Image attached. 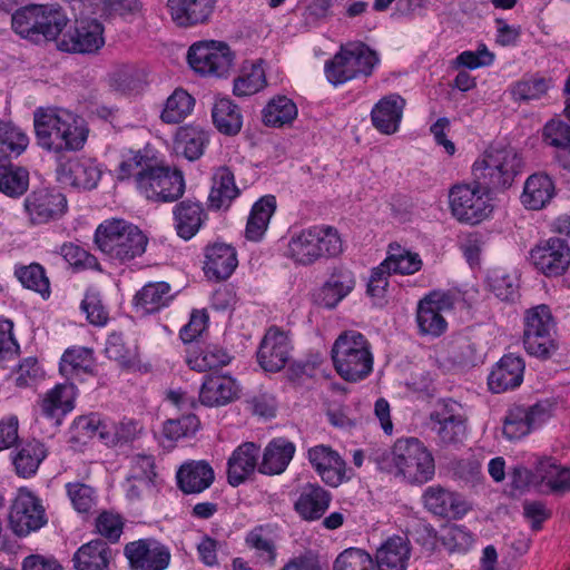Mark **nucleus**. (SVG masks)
I'll return each mask as SVG.
<instances>
[{
	"label": "nucleus",
	"mask_w": 570,
	"mask_h": 570,
	"mask_svg": "<svg viewBox=\"0 0 570 570\" xmlns=\"http://www.w3.org/2000/svg\"><path fill=\"white\" fill-rule=\"evenodd\" d=\"M33 126L38 145L55 153L80 150L88 137L82 120L63 109H37Z\"/></svg>",
	"instance_id": "nucleus-1"
},
{
	"label": "nucleus",
	"mask_w": 570,
	"mask_h": 570,
	"mask_svg": "<svg viewBox=\"0 0 570 570\" xmlns=\"http://www.w3.org/2000/svg\"><path fill=\"white\" fill-rule=\"evenodd\" d=\"M95 244L108 258L125 264L146 252L148 237L136 225L114 218L97 227Z\"/></svg>",
	"instance_id": "nucleus-2"
},
{
	"label": "nucleus",
	"mask_w": 570,
	"mask_h": 570,
	"mask_svg": "<svg viewBox=\"0 0 570 570\" xmlns=\"http://www.w3.org/2000/svg\"><path fill=\"white\" fill-rule=\"evenodd\" d=\"M331 355L337 374L347 382L364 380L373 370L371 344L360 332L341 333L332 346Z\"/></svg>",
	"instance_id": "nucleus-3"
},
{
	"label": "nucleus",
	"mask_w": 570,
	"mask_h": 570,
	"mask_svg": "<svg viewBox=\"0 0 570 570\" xmlns=\"http://www.w3.org/2000/svg\"><path fill=\"white\" fill-rule=\"evenodd\" d=\"M67 23L68 18L60 8L48 6H27L11 17L14 32L37 45L56 40Z\"/></svg>",
	"instance_id": "nucleus-4"
},
{
	"label": "nucleus",
	"mask_w": 570,
	"mask_h": 570,
	"mask_svg": "<svg viewBox=\"0 0 570 570\" xmlns=\"http://www.w3.org/2000/svg\"><path fill=\"white\" fill-rule=\"evenodd\" d=\"M522 158L511 146H490L473 165V175L485 189L510 187L521 171Z\"/></svg>",
	"instance_id": "nucleus-5"
},
{
	"label": "nucleus",
	"mask_w": 570,
	"mask_h": 570,
	"mask_svg": "<svg viewBox=\"0 0 570 570\" xmlns=\"http://www.w3.org/2000/svg\"><path fill=\"white\" fill-rule=\"evenodd\" d=\"M396 474L410 482H426L434 474V459L424 444L415 439L397 440L389 455Z\"/></svg>",
	"instance_id": "nucleus-6"
},
{
	"label": "nucleus",
	"mask_w": 570,
	"mask_h": 570,
	"mask_svg": "<svg viewBox=\"0 0 570 570\" xmlns=\"http://www.w3.org/2000/svg\"><path fill=\"white\" fill-rule=\"evenodd\" d=\"M379 58L364 43H350L343 47L325 66L328 81L341 85L358 76H370Z\"/></svg>",
	"instance_id": "nucleus-7"
},
{
	"label": "nucleus",
	"mask_w": 570,
	"mask_h": 570,
	"mask_svg": "<svg viewBox=\"0 0 570 570\" xmlns=\"http://www.w3.org/2000/svg\"><path fill=\"white\" fill-rule=\"evenodd\" d=\"M137 190L148 200L171 203L185 193V180L180 170L157 165L153 159L138 176Z\"/></svg>",
	"instance_id": "nucleus-8"
},
{
	"label": "nucleus",
	"mask_w": 570,
	"mask_h": 570,
	"mask_svg": "<svg viewBox=\"0 0 570 570\" xmlns=\"http://www.w3.org/2000/svg\"><path fill=\"white\" fill-rule=\"evenodd\" d=\"M489 191L490 189H485L479 180L473 185L453 186L449 194L453 216L469 224H478L485 219L493 209Z\"/></svg>",
	"instance_id": "nucleus-9"
},
{
	"label": "nucleus",
	"mask_w": 570,
	"mask_h": 570,
	"mask_svg": "<svg viewBox=\"0 0 570 570\" xmlns=\"http://www.w3.org/2000/svg\"><path fill=\"white\" fill-rule=\"evenodd\" d=\"M234 53L222 41L205 40L190 46L187 55L189 66L204 76L224 77L234 63Z\"/></svg>",
	"instance_id": "nucleus-10"
},
{
	"label": "nucleus",
	"mask_w": 570,
	"mask_h": 570,
	"mask_svg": "<svg viewBox=\"0 0 570 570\" xmlns=\"http://www.w3.org/2000/svg\"><path fill=\"white\" fill-rule=\"evenodd\" d=\"M461 405L451 400H442L429 415V426L443 445H455L463 441L466 434V419L461 413Z\"/></svg>",
	"instance_id": "nucleus-11"
},
{
	"label": "nucleus",
	"mask_w": 570,
	"mask_h": 570,
	"mask_svg": "<svg viewBox=\"0 0 570 570\" xmlns=\"http://www.w3.org/2000/svg\"><path fill=\"white\" fill-rule=\"evenodd\" d=\"M47 522L40 500L29 490L20 489L9 513V523L18 535H27Z\"/></svg>",
	"instance_id": "nucleus-12"
},
{
	"label": "nucleus",
	"mask_w": 570,
	"mask_h": 570,
	"mask_svg": "<svg viewBox=\"0 0 570 570\" xmlns=\"http://www.w3.org/2000/svg\"><path fill=\"white\" fill-rule=\"evenodd\" d=\"M23 207L32 225L47 224L66 214L67 198L56 189L42 187L26 197Z\"/></svg>",
	"instance_id": "nucleus-13"
},
{
	"label": "nucleus",
	"mask_w": 570,
	"mask_h": 570,
	"mask_svg": "<svg viewBox=\"0 0 570 570\" xmlns=\"http://www.w3.org/2000/svg\"><path fill=\"white\" fill-rule=\"evenodd\" d=\"M132 570H165L170 562L169 549L155 539H139L125 546Z\"/></svg>",
	"instance_id": "nucleus-14"
},
{
	"label": "nucleus",
	"mask_w": 570,
	"mask_h": 570,
	"mask_svg": "<svg viewBox=\"0 0 570 570\" xmlns=\"http://www.w3.org/2000/svg\"><path fill=\"white\" fill-rule=\"evenodd\" d=\"M104 45V26L97 19H85L77 21L73 31L66 33L57 47L66 52L95 53Z\"/></svg>",
	"instance_id": "nucleus-15"
},
{
	"label": "nucleus",
	"mask_w": 570,
	"mask_h": 570,
	"mask_svg": "<svg viewBox=\"0 0 570 570\" xmlns=\"http://www.w3.org/2000/svg\"><path fill=\"white\" fill-rule=\"evenodd\" d=\"M533 265L546 276H559L570 265V248L561 238H550L530 252Z\"/></svg>",
	"instance_id": "nucleus-16"
},
{
	"label": "nucleus",
	"mask_w": 570,
	"mask_h": 570,
	"mask_svg": "<svg viewBox=\"0 0 570 570\" xmlns=\"http://www.w3.org/2000/svg\"><path fill=\"white\" fill-rule=\"evenodd\" d=\"M288 335L277 327H271L264 335L258 352L259 365L267 372H278L289 360Z\"/></svg>",
	"instance_id": "nucleus-17"
},
{
	"label": "nucleus",
	"mask_w": 570,
	"mask_h": 570,
	"mask_svg": "<svg viewBox=\"0 0 570 570\" xmlns=\"http://www.w3.org/2000/svg\"><path fill=\"white\" fill-rule=\"evenodd\" d=\"M451 307L450 297L445 294L431 293L417 306L416 322L424 335L440 336L446 330L448 323L441 311Z\"/></svg>",
	"instance_id": "nucleus-18"
},
{
	"label": "nucleus",
	"mask_w": 570,
	"mask_h": 570,
	"mask_svg": "<svg viewBox=\"0 0 570 570\" xmlns=\"http://www.w3.org/2000/svg\"><path fill=\"white\" fill-rule=\"evenodd\" d=\"M548 417L547 409L540 404L530 407L514 406L504 419L503 434L509 440L520 439Z\"/></svg>",
	"instance_id": "nucleus-19"
},
{
	"label": "nucleus",
	"mask_w": 570,
	"mask_h": 570,
	"mask_svg": "<svg viewBox=\"0 0 570 570\" xmlns=\"http://www.w3.org/2000/svg\"><path fill=\"white\" fill-rule=\"evenodd\" d=\"M101 176L98 166L90 159L71 158L57 168L58 180L77 188L92 189Z\"/></svg>",
	"instance_id": "nucleus-20"
},
{
	"label": "nucleus",
	"mask_w": 570,
	"mask_h": 570,
	"mask_svg": "<svg viewBox=\"0 0 570 570\" xmlns=\"http://www.w3.org/2000/svg\"><path fill=\"white\" fill-rule=\"evenodd\" d=\"M216 7V0H168L171 20L183 28L206 23Z\"/></svg>",
	"instance_id": "nucleus-21"
},
{
	"label": "nucleus",
	"mask_w": 570,
	"mask_h": 570,
	"mask_svg": "<svg viewBox=\"0 0 570 570\" xmlns=\"http://www.w3.org/2000/svg\"><path fill=\"white\" fill-rule=\"evenodd\" d=\"M308 460L321 479L331 487L340 485L345 476V462L330 446L317 445L308 450Z\"/></svg>",
	"instance_id": "nucleus-22"
},
{
	"label": "nucleus",
	"mask_w": 570,
	"mask_h": 570,
	"mask_svg": "<svg viewBox=\"0 0 570 570\" xmlns=\"http://www.w3.org/2000/svg\"><path fill=\"white\" fill-rule=\"evenodd\" d=\"M238 261L235 249L223 243H215L205 249L204 272L209 279L223 281L228 278Z\"/></svg>",
	"instance_id": "nucleus-23"
},
{
	"label": "nucleus",
	"mask_w": 570,
	"mask_h": 570,
	"mask_svg": "<svg viewBox=\"0 0 570 570\" xmlns=\"http://www.w3.org/2000/svg\"><path fill=\"white\" fill-rule=\"evenodd\" d=\"M524 362L520 356L507 354L501 357L489 375V387L501 393L519 386L523 381Z\"/></svg>",
	"instance_id": "nucleus-24"
},
{
	"label": "nucleus",
	"mask_w": 570,
	"mask_h": 570,
	"mask_svg": "<svg viewBox=\"0 0 570 570\" xmlns=\"http://www.w3.org/2000/svg\"><path fill=\"white\" fill-rule=\"evenodd\" d=\"M355 286L354 274L344 268L335 269L314 295L317 305L334 308Z\"/></svg>",
	"instance_id": "nucleus-25"
},
{
	"label": "nucleus",
	"mask_w": 570,
	"mask_h": 570,
	"mask_svg": "<svg viewBox=\"0 0 570 570\" xmlns=\"http://www.w3.org/2000/svg\"><path fill=\"white\" fill-rule=\"evenodd\" d=\"M410 556L411 543L407 538L390 537L375 552L377 570H406Z\"/></svg>",
	"instance_id": "nucleus-26"
},
{
	"label": "nucleus",
	"mask_w": 570,
	"mask_h": 570,
	"mask_svg": "<svg viewBox=\"0 0 570 570\" xmlns=\"http://www.w3.org/2000/svg\"><path fill=\"white\" fill-rule=\"evenodd\" d=\"M424 505L432 513L446 517L460 518L469 510V505L461 497L441 487H430L423 494Z\"/></svg>",
	"instance_id": "nucleus-27"
},
{
	"label": "nucleus",
	"mask_w": 570,
	"mask_h": 570,
	"mask_svg": "<svg viewBox=\"0 0 570 570\" xmlns=\"http://www.w3.org/2000/svg\"><path fill=\"white\" fill-rule=\"evenodd\" d=\"M404 107L405 100L399 95L382 98L371 112L374 127L382 134H394L402 119Z\"/></svg>",
	"instance_id": "nucleus-28"
},
{
	"label": "nucleus",
	"mask_w": 570,
	"mask_h": 570,
	"mask_svg": "<svg viewBox=\"0 0 570 570\" xmlns=\"http://www.w3.org/2000/svg\"><path fill=\"white\" fill-rule=\"evenodd\" d=\"M237 392V384L230 376L208 375L202 385L199 399L204 405L222 406L233 402Z\"/></svg>",
	"instance_id": "nucleus-29"
},
{
	"label": "nucleus",
	"mask_w": 570,
	"mask_h": 570,
	"mask_svg": "<svg viewBox=\"0 0 570 570\" xmlns=\"http://www.w3.org/2000/svg\"><path fill=\"white\" fill-rule=\"evenodd\" d=\"M215 474L205 461H191L177 471V482L184 493H200L212 485Z\"/></svg>",
	"instance_id": "nucleus-30"
},
{
	"label": "nucleus",
	"mask_w": 570,
	"mask_h": 570,
	"mask_svg": "<svg viewBox=\"0 0 570 570\" xmlns=\"http://www.w3.org/2000/svg\"><path fill=\"white\" fill-rule=\"evenodd\" d=\"M258 452L259 448L253 442H245L233 452L227 462V478L230 485H239L255 470Z\"/></svg>",
	"instance_id": "nucleus-31"
},
{
	"label": "nucleus",
	"mask_w": 570,
	"mask_h": 570,
	"mask_svg": "<svg viewBox=\"0 0 570 570\" xmlns=\"http://www.w3.org/2000/svg\"><path fill=\"white\" fill-rule=\"evenodd\" d=\"M213 184L208 195V207L214 210L229 208L232 202L238 197L239 188L236 186L233 171L228 167H219L213 175Z\"/></svg>",
	"instance_id": "nucleus-32"
},
{
	"label": "nucleus",
	"mask_w": 570,
	"mask_h": 570,
	"mask_svg": "<svg viewBox=\"0 0 570 570\" xmlns=\"http://www.w3.org/2000/svg\"><path fill=\"white\" fill-rule=\"evenodd\" d=\"M208 140V132L204 127L199 125L181 126L175 135V151L194 161L203 156Z\"/></svg>",
	"instance_id": "nucleus-33"
},
{
	"label": "nucleus",
	"mask_w": 570,
	"mask_h": 570,
	"mask_svg": "<svg viewBox=\"0 0 570 570\" xmlns=\"http://www.w3.org/2000/svg\"><path fill=\"white\" fill-rule=\"evenodd\" d=\"M330 502V492L318 484L307 483L295 502V510L304 520H318L327 510Z\"/></svg>",
	"instance_id": "nucleus-34"
},
{
	"label": "nucleus",
	"mask_w": 570,
	"mask_h": 570,
	"mask_svg": "<svg viewBox=\"0 0 570 570\" xmlns=\"http://www.w3.org/2000/svg\"><path fill=\"white\" fill-rule=\"evenodd\" d=\"M29 188V170L12 161L8 155L0 156V193L17 198Z\"/></svg>",
	"instance_id": "nucleus-35"
},
{
	"label": "nucleus",
	"mask_w": 570,
	"mask_h": 570,
	"mask_svg": "<svg viewBox=\"0 0 570 570\" xmlns=\"http://www.w3.org/2000/svg\"><path fill=\"white\" fill-rule=\"evenodd\" d=\"M112 558V551L101 539L82 544L73 556L76 570H107Z\"/></svg>",
	"instance_id": "nucleus-36"
},
{
	"label": "nucleus",
	"mask_w": 570,
	"mask_h": 570,
	"mask_svg": "<svg viewBox=\"0 0 570 570\" xmlns=\"http://www.w3.org/2000/svg\"><path fill=\"white\" fill-rule=\"evenodd\" d=\"M295 453V445L285 439H275L264 450L258 468L263 474L275 475L285 471Z\"/></svg>",
	"instance_id": "nucleus-37"
},
{
	"label": "nucleus",
	"mask_w": 570,
	"mask_h": 570,
	"mask_svg": "<svg viewBox=\"0 0 570 570\" xmlns=\"http://www.w3.org/2000/svg\"><path fill=\"white\" fill-rule=\"evenodd\" d=\"M554 196V184L551 178L543 174L530 176L521 195L522 204L532 210L543 208Z\"/></svg>",
	"instance_id": "nucleus-38"
},
{
	"label": "nucleus",
	"mask_w": 570,
	"mask_h": 570,
	"mask_svg": "<svg viewBox=\"0 0 570 570\" xmlns=\"http://www.w3.org/2000/svg\"><path fill=\"white\" fill-rule=\"evenodd\" d=\"M177 234L190 239L200 228L205 213L199 203L183 200L174 209Z\"/></svg>",
	"instance_id": "nucleus-39"
},
{
	"label": "nucleus",
	"mask_w": 570,
	"mask_h": 570,
	"mask_svg": "<svg viewBox=\"0 0 570 570\" xmlns=\"http://www.w3.org/2000/svg\"><path fill=\"white\" fill-rule=\"evenodd\" d=\"M275 209L274 196H264L253 205L245 230L247 239L257 242L263 237Z\"/></svg>",
	"instance_id": "nucleus-40"
},
{
	"label": "nucleus",
	"mask_w": 570,
	"mask_h": 570,
	"mask_svg": "<svg viewBox=\"0 0 570 570\" xmlns=\"http://www.w3.org/2000/svg\"><path fill=\"white\" fill-rule=\"evenodd\" d=\"M214 125L227 136L237 135L243 126L240 109L228 98L218 99L212 110Z\"/></svg>",
	"instance_id": "nucleus-41"
},
{
	"label": "nucleus",
	"mask_w": 570,
	"mask_h": 570,
	"mask_svg": "<svg viewBox=\"0 0 570 570\" xmlns=\"http://www.w3.org/2000/svg\"><path fill=\"white\" fill-rule=\"evenodd\" d=\"M297 117V107L286 96H277L268 101L262 111V119L266 126L281 128L291 125Z\"/></svg>",
	"instance_id": "nucleus-42"
},
{
	"label": "nucleus",
	"mask_w": 570,
	"mask_h": 570,
	"mask_svg": "<svg viewBox=\"0 0 570 570\" xmlns=\"http://www.w3.org/2000/svg\"><path fill=\"white\" fill-rule=\"evenodd\" d=\"M390 273L411 275L422 267V259L419 254L412 253L399 244H391L387 257L381 263Z\"/></svg>",
	"instance_id": "nucleus-43"
},
{
	"label": "nucleus",
	"mask_w": 570,
	"mask_h": 570,
	"mask_svg": "<svg viewBox=\"0 0 570 570\" xmlns=\"http://www.w3.org/2000/svg\"><path fill=\"white\" fill-rule=\"evenodd\" d=\"M309 228L294 234L287 245V257L295 264L308 266L320 261Z\"/></svg>",
	"instance_id": "nucleus-44"
},
{
	"label": "nucleus",
	"mask_w": 570,
	"mask_h": 570,
	"mask_svg": "<svg viewBox=\"0 0 570 570\" xmlns=\"http://www.w3.org/2000/svg\"><path fill=\"white\" fill-rule=\"evenodd\" d=\"M92 350L87 347H71L62 354L59 371L67 379H73L80 373L92 374Z\"/></svg>",
	"instance_id": "nucleus-45"
},
{
	"label": "nucleus",
	"mask_w": 570,
	"mask_h": 570,
	"mask_svg": "<svg viewBox=\"0 0 570 570\" xmlns=\"http://www.w3.org/2000/svg\"><path fill=\"white\" fill-rule=\"evenodd\" d=\"M170 291V285L166 282L149 283L136 294V306L145 313H155L171 299Z\"/></svg>",
	"instance_id": "nucleus-46"
},
{
	"label": "nucleus",
	"mask_w": 570,
	"mask_h": 570,
	"mask_svg": "<svg viewBox=\"0 0 570 570\" xmlns=\"http://www.w3.org/2000/svg\"><path fill=\"white\" fill-rule=\"evenodd\" d=\"M195 106V99L184 89L177 88L166 99L160 118L166 124H178L183 121Z\"/></svg>",
	"instance_id": "nucleus-47"
},
{
	"label": "nucleus",
	"mask_w": 570,
	"mask_h": 570,
	"mask_svg": "<svg viewBox=\"0 0 570 570\" xmlns=\"http://www.w3.org/2000/svg\"><path fill=\"white\" fill-rule=\"evenodd\" d=\"M73 385L58 384L42 400V413L50 419H58L72 409Z\"/></svg>",
	"instance_id": "nucleus-48"
},
{
	"label": "nucleus",
	"mask_w": 570,
	"mask_h": 570,
	"mask_svg": "<svg viewBox=\"0 0 570 570\" xmlns=\"http://www.w3.org/2000/svg\"><path fill=\"white\" fill-rule=\"evenodd\" d=\"M46 458L43 444L32 441L23 445L13 459L17 473L22 478L33 475Z\"/></svg>",
	"instance_id": "nucleus-49"
},
{
	"label": "nucleus",
	"mask_w": 570,
	"mask_h": 570,
	"mask_svg": "<svg viewBox=\"0 0 570 570\" xmlns=\"http://www.w3.org/2000/svg\"><path fill=\"white\" fill-rule=\"evenodd\" d=\"M309 229L312 232L320 259L336 257L342 254L343 242L337 229L331 226H314Z\"/></svg>",
	"instance_id": "nucleus-50"
},
{
	"label": "nucleus",
	"mask_w": 570,
	"mask_h": 570,
	"mask_svg": "<svg viewBox=\"0 0 570 570\" xmlns=\"http://www.w3.org/2000/svg\"><path fill=\"white\" fill-rule=\"evenodd\" d=\"M539 476L552 492L563 493L570 490V469L557 465L552 459L539 461Z\"/></svg>",
	"instance_id": "nucleus-51"
},
{
	"label": "nucleus",
	"mask_w": 570,
	"mask_h": 570,
	"mask_svg": "<svg viewBox=\"0 0 570 570\" xmlns=\"http://www.w3.org/2000/svg\"><path fill=\"white\" fill-rule=\"evenodd\" d=\"M27 135L10 121L0 119V154L20 156L28 147Z\"/></svg>",
	"instance_id": "nucleus-52"
},
{
	"label": "nucleus",
	"mask_w": 570,
	"mask_h": 570,
	"mask_svg": "<svg viewBox=\"0 0 570 570\" xmlns=\"http://www.w3.org/2000/svg\"><path fill=\"white\" fill-rule=\"evenodd\" d=\"M265 70L259 62L244 68L243 75L234 81V94L239 97L250 96L266 86Z\"/></svg>",
	"instance_id": "nucleus-53"
},
{
	"label": "nucleus",
	"mask_w": 570,
	"mask_h": 570,
	"mask_svg": "<svg viewBox=\"0 0 570 570\" xmlns=\"http://www.w3.org/2000/svg\"><path fill=\"white\" fill-rule=\"evenodd\" d=\"M523 344L530 355L541 360L550 358L558 348L552 332L544 333L537 330L523 332Z\"/></svg>",
	"instance_id": "nucleus-54"
},
{
	"label": "nucleus",
	"mask_w": 570,
	"mask_h": 570,
	"mask_svg": "<svg viewBox=\"0 0 570 570\" xmlns=\"http://www.w3.org/2000/svg\"><path fill=\"white\" fill-rule=\"evenodd\" d=\"M16 276L28 289H32L42 296L49 295L50 284L45 269L40 264L32 263L16 269Z\"/></svg>",
	"instance_id": "nucleus-55"
},
{
	"label": "nucleus",
	"mask_w": 570,
	"mask_h": 570,
	"mask_svg": "<svg viewBox=\"0 0 570 570\" xmlns=\"http://www.w3.org/2000/svg\"><path fill=\"white\" fill-rule=\"evenodd\" d=\"M248 547L257 552L265 562L273 563L276 558V548L271 533L262 525L254 528L246 537Z\"/></svg>",
	"instance_id": "nucleus-56"
},
{
	"label": "nucleus",
	"mask_w": 570,
	"mask_h": 570,
	"mask_svg": "<svg viewBox=\"0 0 570 570\" xmlns=\"http://www.w3.org/2000/svg\"><path fill=\"white\" fill-rule=\"evenodd\" d=\"M374 560L370 553L361 549H346L334 562V570H373Z\"/></svg>",
	"instance_id": "nucleus-57"
},
{
	"label": "nucleus",
	"mask_w": 570,
	"mask_h": 570,
	"mask_svg": "<svg viewBox=\"0 0 570 570\" xmlns=\"http://www.w3.org/2000/svg\"><path fill=\"white\" fill-rule=\"evenodd\" d=\"M229 360V355L223 348L213 346L190 357L188 364L195 371L206 372L228 364Z\"/></svg>",
	"instance_id": "nucleus-58"
},
{
	"label": "nucleus",
	"mask_w": 570,
	"mask_h": 570,
	"mask_svg": "<svg viewBox=\"0 0 570 570\" xmlns=\"http://www.w3.org/2000/svg\"><path fill=\"white\" fill-rule=\"evenodd\" d=\"M199 425V419L195 414L183 415L179 419L166 421L163 433L166 439L176 441L195 434Z\"/></svg>",
	"instance_id": "nucleus-59"
},
{
	"label": "nucleus",
	"mask_w": 570,
	"mask_h": 570,
	"mask_svg": "<svg viewBox=\"0 0 570 570\" xmlns=\"http://www.w3.org/2000/svg\"><path fill=\"white\" fill-rule=\"evenodd\" d=\"M553 332L554 320L548 305L541 304L529 308L524 316V332Z\"/></svg>",
	"instance_id": "nucleus-60"
},
{
	"label": "nucleus",
	"mask_w": 570,
	"mask_h": 570,
	"mask_svg": "<svg viewBox=\"0 0 570 570\" xmlns=\"http://www.w3.org/2000/svg\"><path fill=\"white\" fill-rule=\"evenodd\" d=\"M140 81V72L132 65H118L109 75L110 86L121 92L132 90Z\"/></svg>",
	"instance_id": "nucleus-61"
},
{
	"label": "nucleus",
	"mask_w": 570,
	"mask_h": 570,
	"mask_svg": "<svg viewBox=\"0 0 570 570\" xmlns=\"http://www.w3.org/2000/svg\"><path fill=\"white\" fill-rule=\"evenodd\" d=\"M548 89L549 81L547 79L530 78L518 81L512 89V95L515 100L527 101L541 98Z\"/></svg>",
	"instance_id": "nucleus-62"
},
{
	"label": "nucleus",
	"mask_w": 570,
	"mask_h": 570,
	"mask_svg": "<svg viewBox=\"0 0 570 570\" xmlns=\"http://www.w3.org/2000/svg\"><path fill=\"white\" fill-rule=\"evenodd\" d=\"M105 353L109 360H114L125 367L132 365L136 361L135 350L127 347L122 337L118 334L109 335Z\"/></svg>",
	"instance_id": "nucleus-63"
},
{
	"label": "nucleus",
	"mask_w": 570,
	"mask_h": 570,
	"mask_svg": "<svg viewBox=\"0 0 570 570\" xmlns=\"http://www.w3.org/2000/svg\"><path fill=\"white\" fill-rule=\"evenodd\" d=\"M546 141L557 148L570 147V126L562 120H550L543 129Z\"/></svg>",
	"instance_id": "nucleus-64"
}]
</instances>
